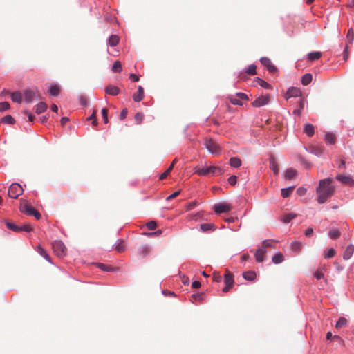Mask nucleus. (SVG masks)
<instances>
[{"label":"nucleus","instance_id":"nucleus-9","mask_svg":"<svg viewBox=\"0 0 354 354\" xmlns=\"http://www.w3.org/2000/svg\"><path fill=\"white\" fill-rule=\"evenodd\" d=\"M225 286L223 288V292H227L234 285V275L229 270H226L224 276Z\"/></svg>","mask_w":354,"mask_h":354},{"label":"nucleus","instance_id":"nucleus-13","mask_svg":"<svg viewBox=\"0 0 354 354\" xmlns=\"http://www.w3.org/2000/svg\"><path fill=\"white\" fill-rule=\"evenodd\" d=\"M260 61L263 66L268 68L270 72L275 73L277 71V68L272 64L271 60L269 58L262 57Z\"/></svg>","mask_w":354,"mask_h":354},{"label":"nucleus","instance_id":"nucleus-53","mask_svg":"<svg viewBox=\"0 0 354 354\" xmlns=\"http://www.w3.org/2000/svg\"><path fill=\"white\" fill-rule=\"evenodd\" d=\"M96 266L100 269H101L102 270H104V271H110L111 270L109 266L104 265L103 263H96Z\"/></svg>","mask_w":354,"mask_h":354},{"label":"nucleus","instance_id":"nucleus-20","mask_svg":"<svg viewBox=\"0 0 354 354\" xmlns=\"http://www.w3.org/2000/svg\"><path fill=\"white\" fill-rule=\"evenodd\" d=\"M201 230L203 232L214 231L216 226L213 223H203L200 226Z\"/></svg>","mask_w":354,"mask_h":354},{"label":"nucleus","instance_id":"nucleus-12","mask_svg":"<svg viewBox=\"0 0 354 354\" xmlns=\"http://www.w3.org/2000/svg\"><path fill=\"white\" fill-rule=\"evenodd\" d=\"M301 91L299 88L297 87H292L288 90L286 93L285 97L286 100H288L290 97H301Z\"/></svg>","mask_w":354,"mask_h":354},{"label":"nucleus","instance_id":"nucleus-22","mask_svg":"<svg viewBox=\"0 0 354 354\" xmlns=\"http://www.w3.org/2000/svg\"><path fill=\"white\" fill-rule=\"evenodd\" d=\"M120 39L119 37L116 35H112L109 37L108 40V44L110 46H115L119 43Z\"/></svg>","mask_w":354,"mask_h":354},{"label":"nucleus","instance_id":"nucleus-45","mask_svg":"<svg viewBox=\"0 0 354 354\" xmlns=\"http://www.w3.org/2000/svg\"><path fill=\"white\" fill-rule=\"evenodd\" d=\"M346 323H347V320H346V318L340 317L339 319V320L337 322L335 326H336L337 328H341L342 326H346Z\"/></svg>","mask_w":354,"mask_h":354},{"label":"nucleus","instance_id":"nucleus-44","mask_svg":"<svg viewBox=\"0 0 354 354\" xmlns=\"http://www.w3.org/2000/svg\"><path fill=\"white\" fill-rule=\"evenodd\" d=\"M115 250L118 252H122L124 251L125 245L122 240H120V242L116 245Z\"/></svg>","mask_w":354,"mask_h":354},{"label":"nucleus","instance_id":"nucleus-46","mask_svg":"<svg viewBox=\"0 0 354 354\" xmlns=\"http://www.w3.org/2000/svg\"><path fill=\"white\" fill-rule=\"evenodd\" d=\"M135 121L138 124H140L144 120V115L141 112L137 113L134 116Z\"/></svg>","mask_w":354,"mask_h":354},{"label":"nucleus","instance_id":"nucleus-14","mask_svg":"<svg viewBox=\"0 0 354 354\" xmlns=\"http://www.w3.org/2000/svg\"><path fill=\"white\" fill-rule=\"evenodd\" d=\"M266 252L267 250L264 248L259 247L254 253L256 261L259 263L263 262Z\"/></svg>","mask_w":354,"mask_h":354},{"label":"nucleus","instance_id":"nucleus-55","mask_svg":"<svg viewBox=\"0 0 354 354\" xmlns=\"http://www.w3.org/2000/svg\"><path fill=\"white\" fill-rule=\"evenodd\" d=\"M192 297L196 301H202L203 299V293L193 294Z\"/></svg>","mask_w":354,"mask_h":354},{"label":"nucleus","instance_id":"nucleus-40","mask_svg":"<svg viewBox=\"0 0 354 354\" xmlns=\"http://www.w3.org/2000/svg\"><path fill=\"white\" fill-rule=\"evenodd\" d=\"M112 71L114 73H119V72H120L122 71V65H121L120 62L115 61L113 63V67H112Z\"/></svg>","mask_w":354,"mask_h":354},{"label":"nucleus","instance_id":"nucleus-58","mask_svg":"<svg viewBox=\"0 0 354 354\" xmlns=\"http://www.w3.org/2000/svg\"><path fill=\"white\" fill-rule=\"evenodd\" d=\"M315 277L319 280L322 278H324V273L322 271L317 270L314 274Z\"/></svg>","mask_w":354,"mask_h":354},{"label":"nucleus","instance_id":"nucleus-50","mask_svg":"<svg viewBox=\"0 0 354 354\" xmlns=\"http://www.w3.org/2000/svg\"><path fill=\"white\" fill-rule=\"evenodd\" d=\"M146 226L147 227L148 230H155L156 226H157V223L156 221H149L148 222L147 224H146Z\"/></svg>","mask_w":354,"mask_h":354},{"label":"nucleus","instance_id":"nucleus-61","mask_svg":"<svg viewBox=\"0 0 354 354\" xmlns=\"http://www.w3.org/2000/svg\"><path fill=\"white\" fill-rule=\"evenodd\" d=\"M306 189L304 187H299L297 190V193L299 196H303L306 194Z\"/></svg>","mask_w":354,"mask_h":354},{"label":"nucleus","instance_id":"nucleus-36","mask_svg":"<svg viewBox=\"0 0 354 354\" xmlns=\"http://www.w3.org/2000/svg\"><path fill=\"white\" fill-rule=\"evenodd\" d=\"M328 235L331 239H335L340 236L341 232L339 229H332L330 230Z\"/></svg>","mask_w":354,"mask_h":354},{"label":"nucleus","instance_id":"nucleus-41","mask_svg":"<svg viewBox=\"0 0 354 354\" xmlns=\"http://www.w3.org/2000/svg\"><path fill=\"white\" fill-rule=\"evenodd\" d=\"M270 167L275 174H278L279 171V166L274 160H272L270 161Z\"/></svg>","mask_w":354,"mask_h":354},{"label":"nucleus","instance_id":"nucleus-62","mask_svg":"<svg viewBox=\"0 0 354 354\" xmlns=\"http://www.w3.org/2000/svg\"><path fill=\"white\" fill-rule=\"evenodd\" d=\"M24 114L28 116L29 121L32 122L34 120L35 116L28 111H24Z\"/></svg>","mask_w":354,"mask_h":354},{"label":"nucleus","instance_id":"nucleus-26","mask_svg":"<svg viewBox=\"0 0 354 354\" xmlns=\"http://www.w3.org/2000/svg\"><path fill=\"white\" fill-rule=\"evenodd\" d=\"M272 260L274 263L279 264L283 261L284 257L281 252H278L272 257Z\"/></svg>","mask_w":354,"mask_h":354},{"label":"nucleus","instance_id":"nucleus-2","mask_svg":"<svg viewBox=\"0 0 354 354\" xmlns=\"http://www.w3.org/2000/svg\"><path fill=\"white\" fill-rule=\"evenodd\" d=\"M194 169L195 173L200 176H205L209 174L214 176L217 173H219L220 174L223 173L222 169L217 166H209L206 168L196 167Z\"/></svg>","mask_w":354,"mask_h":354},{"label":"nucleus","instance_id":"nucleus-24","mask_svg":"<svg viewBox=\"0 0 354 354\" xmlns=\"http://www.w3.org/2000/svg\"><path fill=\"white\" fill-rule=\"evenodd\" d=\"M325 142L328 144H334L336 140V137L333 133L328 132L325 135Z\"/></svg>","mask_w":354,"mask_h":354},{"label":"nucleus","instance_id":"nucleus-18","mask_svg":"<svg viewBox=\"0 0 354 354\" xmlns=\"http://www.w3.org/2000/svg\"><path fill=\"white\" fill-rule=\"evenodd\" d=\"M336 179L345 185H350L353 184V180L351 176H348L337 175L336 176Z\"/></svg>","mask_w":354,"mask_h":354},{"label":"nucleus","instance_id":"nucleus-3","mask_svg":"<svg viewBox=\"0 0 354 354\" xmlns=\"http://www.w3.org/2000/svg\"><path fill=\"white\" fill-rule=\"evenodd\" d=\"M204 145L207 151L212 154L218 156L221 152L220 145L212 138H206L205 139Z\"/></svg>","mask_w":354,"mask_h":354},{"label":"nucleus","instance_id":"nucleus-1","mask_svg":"<svg viewBox=\"0 0 354 354\" xmlns=\"http://www.w3.org/2000/svg\"><path fill=\"white\" fill-rule=\"evenodd\" d=\"M332 181L331 178H327L319 181V187L317 188V201L319 203H324L328 198L333 195L335 187L331 185Z\"/></svg>","mask_w":354,"mask_h":354},{"label":"nucleus","instance_id":"nucleus-21","mask_svg":"<svg viewBox=\"0 0 354 354\" xmlns=\"http://www.w3.org/2000/svg\"><path fill=\"white\" fill-rule=\"evenodd\" d=\"M60 88L57 85H50L49 86L48 93L52 96H57L59 94Z\"/></svg>","mask_w":354,"mask_h":354},{"label":"nucleus","instance_id":"nucleus-15","mask_svg":"<svg viewBox=\"0 0 354 354\" xmlns=\"http://www.w3.org/2000/svg\"><path fill=\"white\" fill-rule=\"evenodd\" d=\"M150 250L148 245H141L138 248V254L140 257L144 258L149 254Z\"/></svg>","mask_w":354,"mask_h":354},{"label":"nucleus","instance_id":"nucleus-47","mask_svg":"<svg viewBox=\"0 0 354 354\" xmlns=\"http://www.w3.org/2000/svg\"><path fill=\"white\" fill-rule=\"evenodd\" d=\"M346 37L349 44H353V41L354 40V30L352 28H350L348 30Z\"/></svg>","mask_w":354,"mask_h":354},{"label":"nucleus","instance_id":"nucleus-37","mask_svg":"<svg viewBox=\"0 0 354 354\" xmlns=\"http://www.w3.org/2000/svg\"><path fill=\"white\" fill-rule=\"evenodd\" d=\"M291 249L294 252H298L301 250L302 248V243L299 241H293L291 243Z\"/></svg>","mask_w":354,"mask_h":354},{"label":"nucleus","instance_id":"nucleus-23","mask_svg":"<svg viewBox=\"0 0 354 354\" xmlns=\"http://www.w3.org/2000/svg\"><path fill=\"white\" fill-rule=\"evenodd\" d=\"M241 160L239 158L234 157L230 160V165L234 168H239L241 165Z\"/></svg>","mask_w":354,"mask_h":354},{"label":"nucleus","instance_id":"nucleus-17","mask_svg":"<svg viewBox=\"0 0 354 354\" xmlns=\"http://www.w3.org/2000/svg\"><path fill=\"white\" fill-rule=\"evenodd\" d=\"M104 91L108 95L115 96L120 93V88L117 86L109 85L105 88Z\"/></svg>","mask_w":354,"mask_h":354},{"label":"nucleus","instance_id":"nucleus-16","mask_svg":"<svg viewBox=\"0 0 354 354\" xmlns=\"http://www.w3.org/2000/svg\"><path fill=\"white\" fill-rule=\"evenodd\" d=\"M133 100L136 102H140L144 97V89L141 86L138 87V91L133 95Z\"/></svg>","mask_w":354,"mask_h":354},{"label":"nucleus","instance_id":"nucleus-51","mask_svg":"<svg viewBox=\"0 0 354 354\" xmlns=\"http://www.w3.org/2000/svg\"><path fill=\"white\" fill-rule=\"evenodd\" d=\"M10 108V104L7 102H3L0 103V111H4Z\"/></svg>","mask_w":354,"mask_h":354},{"label":"nucleus","instance_id":"nucleus-31","mask_svg":"<svg viewBox=\"0 0 354 354\" xmlns=\"http://www.w3.org/2000/svg\"><path fill=\"white\" fill-rule=\"evenodd\" d=\"M278 241L273 240V239H267L263 241L261 248H264V249H267V248H273V243H277Z\"/></svg>","mask_w":354,"mask_h":354},{"label":"nucleus","instance_id":"nucleus-63","mask_svg":"<svg viewBox=\"0 0 354 354\" xmlns=\"http://www.w3.org/2000/svg\"><path fill=\"white\" fill-rule=\"evenodd\" d=\"M201 282L198 281H194L192 284V287L193 288H199L201 287Z\"/></svg>","mask_w":354,"mask_h":354},{"label":"nucleus","instance_id":"nucleus-7","mask_svg":"<svg viewBox=\"0 0 354 354\" xmlns=\"http://www.w3.org/2000/svg\"><path fill=\"white\" fill-rule=\"evenodd\" d=\"M23 188L18 183L12 184L8 189V196L12 198H17L23 194Z\"/></svg>","mask_w":354,"mask_h":354},{"label":"nucleus","instance_id":"nucleus-42","mask_svg":"<svg viewBox=\"0 0 354 354\" xmlns=\"http://www.w3.org/2000/svg\"><path fill=\"white\" fill-rule=\"evenodd\" d=\"M255 81L263 88H270V86L268 83H267L266 81H264L263 80H262L259 77H257L255 79Z\"/></svg>","mask_w":354,"mask_h":354},{"label":"nucleus","instance_id":"nucleus-43","mask_svg":"<svg viewBox=\"0 0 354 354\" xmlns=\"http://www.w3.org/2000/svg\"><path fill=\"white\" fill-rule=\"evenodd\" d=\"M256 69V66L254 64H251L248 67L247 70L245 71V73L249 75H254L257 74Z\"/></svg>","mask_w":354,"mask_h":354},{"label":"nucleus","instance_id":"nucleus-27","mask_svg":"<svg viewBox=\"0 0 354 354\" xmlns=\"http://www.w3.org/2000/svg\"><path fill=\"white\" fill-rule=\"evenodd\" d=\"M24 97L20 92L16 91L11 94V99L13 102L21 103Z\"/></svg>","mask_w":354,"mask_h":354},{"label":"nucleus","instance_id":"nucleus-25","mask_svg":"<svg viewBox=\"0 0 354 354\" xmlns=\"http://www.w3.org/2000/svg\"><path fill=\"white\" fill-rule=\"evenodd\" d=\"M243 277L248 281H253L256 278V273L254 271H247L243 273Z\"/></svg>","mask_w":354,"mask_h":354},{"label":"nucleus","instance_id":"nucleus-5","mask_svg":"<svg viewBox=\"0 0 354 354\" xmlns=\"http://www.w3.org/2000/svg\"><path fill=\"white\" fill-rule=\"evenodd\" d=\"M6 225L9 230L15 232H20L23 231L30 232L32 230V227L30 223H26L21 226H19L10 221H6Z\"/></svg>","mask_w":354,"mask_h":354},{"label":"nucleus","instance_id":"nucleus-8","mask_svg":"<svg viewBox=\"0 0 354 354\" xmlns=\"http://www.w3.org/2000/svg\"><path fill=\"white\" fill-rule=\"evenodd\" d=\"M20 210L21 212H24L29 216H34L37 220H39L41 218V214L30 205L25 204L21 205Z\"/></svg>","mask_w":354,"mask_h":354},{"label":"nucleus","instance_id":"nucleus-49","mask_svg":"<svg viewBox=\"0 0 354 354\" xmlns=\"http://www.w3.org/2000/svg\"><path fill=\"white\" fill-rule=\"evenodd\" d=\"M38 252L40 254V255H41L43 257H44L46 260H48V261H50V257L48 256V254L46 253V252L44 250V249H43L41 247H39V250H38Z\"/></svg>","mask_w":354,"mask_h":354},{"label":"nucleus","instance_id":"nucleus-39","mask_svg":"<svg viewBox=\"0 0 354 354\" xmlns=\"http://www.w3.org/2000/svg\"><path fill=\"white\" fill-rule=\"evenodd\" d=\"M1 122L6 124H12L15 122V119L10 115H7L1 118Z\"/></svg>","mask_w":354,"mask_h":354},{"label":"nucleus","instance_id":"nucleus-4","mask_svg":"<svg viewBox=\"0 0 354 354\" xmlns=\"http://www.w3.org/2000/svg\"><path fill=\"white\" fill-rule=\"evenodd\" d=\"M24 100L27 103H30L35 99H41V93L39 90L36 88L34 89H26L23 93Z\"/></svg>","mask_w":354,"mask_h":354},{"label":"nucleus","instance_id":"nucleus-35","mask_svg":"<svg viewBox=\"0 0 354 354\" xmlns=\"http://www.w3.org/2000/svg\"><path fill=\"white\" fill-rule=\"evenodd\" d=\"M294 189H295L294 187H287V188L282 189H281V196L283 198L288 197L292 194V192H293Z\"/></svg>","mask_w":354,"mask_h":354},{"label":"nucleus","instance_id":"nucleus-33","mask_svg":"<svg viewBox=\"0 0 354 354\" xmlns=\"http://www.w3.org/2000/svg\"><path fill=\"white\" fill-rule=\"evenodd\" d=\"M297 216L296 214L293 213H289L283 216V218L281 219L284 223H288L290 221H291L292 219H294Z\"/></svg>","mask_w":354,"mask_h":354},{"label":"nucleus","instance_id":"nucleus-57","mask_svg":"<svg viewBox=\"0 0 354 354\" xmlns=\"http://www.w3.org/2000/svg\"><path fill=\"white\" fill-rule=\"evenodd\" d=\"M236 179H237V177L236 176H231L229 178H228V183L231 185H235L236 183Z\"/></svg>","mask_w":354,"mask_h":354},{"label":"nucleus","instance_id":"nucleus-6","mask_svg":"<svg viewBox=\"0 0 354 354\" xmlns=\"http://www.w3.org/2000/svg\"><path fill=\"white\" fill-rule=\"evenodd\" d=\"M53 249L55 254L59 257L66 254V248L61 241H55L53 243Z\"/></svg>","mask_w":354,"mask_h":354},{"label":"nucleus","instance_id":"nucleus-59","mask_svg":"<svg viewBox=\"0 0 354 354\" xmlns=\"http://www.w3.org/2000/svg\"><path fill=\"white\" fill-rule=\"evenodd\" d=\"M222 277L219 274V273L214 272L213 274V280L216 282H219L221 281Z\"/></svg>","mask_w":354,"mask_h":354},{"label":"nucleus","instance_id":"nucleus-38","mask_svg":"<svg viewBox=\"0 0 354 354\" xmlns=\"http://www.w3.org/2000/svg\"><path fill=\"white\" fill-rule=\"evenodd\" d=\"M227 98L232 104L239 106L243 105V103L241 102V100L234 95H229Z\"/></svg>","mask_w":354,"mask_h":354},{"label":"nucleus","instance_id":"nucleus-52","mask_svg":"<svg viewBox=\"0 0 354 354\" xmlns=\"http://www.w3.org/2000/svg\"><path fill=\"white\" fill-rule=\"evenodd\" d=\"M102 118L105 124L108 123V110L106 108L102 110Z\"/></svg>","mask_w":354,"mask_h":354},{"label":"nucleus","instance_id":"nucleus-30","mask_svg":"<svg viewBox=\"0 0 354 354\" xmlns=\"http://www.w3.org/2000/svg\"><path fill=\"white\" fill-rule=\"evenodd\" d=\"M297 174V172L295 169L292 168L288 169L285 173V178L288 179H291L295 178Z\"/></svg>","mask_w":354,"mask_h":354},{"label":"nucleus","instance_id":"nucleus-60","mask_svg":"<svg viewBox=\"0 0 354 354\" xmlns=\"http://www.w3.org/2000/svg\"><path fill=\"white\" fill-rule=\"evenodd\" d=\"M179 194H180V191L175 192L174 193H173L172 194H171L167 197V201H171V200L174 199V198L178 196L179 195Z\"/></svg>","mask_w":354,"mask_h":354},{"label":"nucleus","instance_id":"nucleus-29","mask_svg":"<svg viewBox=\"0 0 354 354\" xmlns=\"http://www.w3.org/2000/svg\"><path fill=\"white\" fill-rule=\"evenodd\" d=\"M47 104L45 102H39L36 106V113L40 114L47 109Z\"/></svg>","mask_w":354,"mask_h":354},{"label":"nucleus","instance_id":"nucleus-64","mask_svg":"<svg viewBox=\"0 0 354 354\" xmlns=\"http://www.w3.org/2000/svg\"><path fill=\"white\" fill-rule=\"evenodd\" d=\"M313 233V229L311 227H308L305 232V235L306 236H310Z\"/></svg>","mask_w":354,"mask_h":354},{"label":"nucleus","instance_id":"nucleus-54","mask_svg":"<svg viewBox=\"0 0 354 354\" xmlns=\"http://www.w3.org/2000/svg\"><path fill=\"white\" fill-rule=\"evenodd\" d=\"M236 97H239V99L241 100H248V97L246 94L243 93H241V92H239V93H236Z\"/></svg>","mask_w":354,"mask_h":354},{"label":"nucleus","instance_id":"nucleus-19","mask_svg":"<svg viewBox=\"0 0 354 354\" xmlns=\"http://www.w3.org/2000/svg\"><path fill=\"white\" fill-rule=\"evenodd\" d=\"M353 252H354V245L352 244L348 245L346 247V248L344 252L343 259L344 260H348L353 255Z\"/></svg>","mask_w":354,"mask_h":354},{"label":"nucleus","instance_id":"nucleus-10","mask_svg":"<svg viewBox=\"0 0 354 354\" xmlns=\"http://www.w3.org/2000/svg\"><path fill=\"white\" fill-rule=\"evenodd\" d=\"M270 101V95H262L258 97L252 103L254 107H261L269 104Z\"/></svg>","mask_w":354,"mask_h":354},{"label":"nucleus","instance_id":"nucleus-28","mask_svg":"<svg viewBox=\"0 0 354 354\" xmlns=\"http://www.w3.org/2000/svg\"><path fill=\"white\" fill-rule=\"evenodd\" d=\"M304 131L308 136H312L315 132V129H314L313 125L308 124V123L306 124L304 126Z\"/></svg>","mask_w":354,"mask_h":354},{"label":"nucleus","instance_id":"nucleus-48","mask_svg":"<svg viewBox=\"0 0 354 354\" xmlns=\"http://www.w3.org/2000/svg\"><path fill=\"white\" fill-rule=\"evenodd\" d=\"M336 254L335 250L333 248H330L328 250L325 252L324 257L325 258H332Z\"/></svg>","mask_w":354,"mask_h":354},{"label":"nucleus","instance_id":"nucleus-34","mask_svg":"<svg viewBox=\"0 0 354 354\" xmlns=\"http://www.w3.org/2000/svg\"><path fill=\"white\" fill-rule=\"evenodd\" d=\"M322 57L320 52H312L308 53V58L310 61H315L319 59Z\"/></svg>","mask_w":354,"mask_h":354},{"label":"nucleus","instance_id":"nucleus-56","mask_svg":"<svg viewBox=\"0 0 354 354\" xmlns=\"http://www.w3.org/2000/svg\"><path fill=\"white\" fill-rule=\"evenodd\" d=\"M128 114V110L127 109H123L122 111L120 112V114L119 115V118L120 120H124L126 118L127 115Z\"/></svg>","mask_w":354,"mask_h":354},{"label":"nucleus","instance_id":"nucleus-32","mask_svg":"<svg viewBox=\"0 0 354 354\" xmlns=\"http://www.w3.org/2000/svg\"><path fill=\"white\" fill-rule=\"evenodd\" d=\"M313 77L310 73H306L302 76L301 83L303 85L306 86L310 83Z\"/></svg>","mask_w":354,"mask_h":354},{"label":"nucleus","instance_id":"nucleus-11","mask_svg":"<svg viewBox=\"0 0 354 354\" xmlns=\"http://www.w3.org/2000/svg\"><path fill=\"white\" fill-rule=\"evenodd\" d=\"M232 209V205L226 203H217L214 206V210L216 214L229 212Z\"/></svg>","mask_w":354,"mask_h":354}]
</instances>
